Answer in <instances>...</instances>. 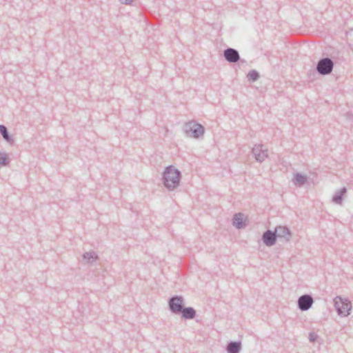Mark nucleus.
<instances>
[{
	"label": "nucleus",
	"instance_id": "obj_7",
	"mask_svg": "<svg viewBox=\"0 0 353 353\" xmlns=\"http://www.w3.org/2000/svg\"><path fill=\"white\" fill-rule=\"evenodd\" d=\"M314 303V299L310 294H303L297 301L298 307L301 311L305 312L310 309Z\"/></svg>",
	"mask_w": 353,
	"mask_h": 353
},
{
	"label": "nucleus",
	"instance_id": "obj_9",
	"mask_svg": "<svg viewBox=\"0 0 353 353\" xmlns=\"http://www.w3.org/2000/svg\"><path fill=\"white\" fill-rule=\"evenodd\" d=\"M276 232L270 230H266L262 235L263 243L268 247L274 245L276 242Z\"/></svg>",
	"mask_w": 353,
	"mask_h": 353
},
{
	"label": "nucleus",
	"instance_id": "obj_5",
	"mask_svg": "<svg viewBox=\"0 0 353 353\" xmlns=\"http://www.w3.org/2000/svg\"><path fill=\"white\" fill-rule=\"evenodd\" d=\"M183 297L179 295H174L170 298L168 306L170 312L174 314H180L183 306Z\"/></svg>",
	"mask_w": 353,
	"mask_h": 353
},
{
	"label": "nucleus",
	"instance_id": "obj_15",
	"mask_svg": "<svg viewBox=\"0 0 353 353\" xmlns=\"http://www.w3.org/2000/svg\"><path fill=\"white\" fill-rule=\"evenodd\" d=\"M0 134L8 143L10 145L14 144V140L12 136L9 134L8 128L4 125H0Z\"/></svg>",
	"mask_w": 353,
	"mask_h": 353
},
{
	"label": "nucleus",
	"instance_id": "obj_21",
	"mask_svg": "<svg viewBox=\"0 0 353 353\" xmlns=\"http://www.w3.org/2000/svg\"><path fill=\"white\" fill-rule=\"evenodd\" d=\"M119 1H121V3H123L125 5H129L133 1V0H119Z\"/></svg>",
	"mask_w": 353,
	"mask_h": 353
},
{
	"label": "nucleus",
	"instance_id": "obj_8",
	"mask_svg": "<svg viewBox=\"0 0 353 353\" xmlns=\"http://www.w3.org/2000/svg\"><path fill=\"white\" fill-rule=\"evenodd\" d=\"M223 57L229 63H236L240 60V55L236 49L228 48L223 51Z\"/></svg>",
	"mask_w": 353,
	"mask_h": 353
},
{
	"label": "nucleus",
	"instance_id": "obj_2",
	"mask_svg": "<svg viewBox=\"0 0 353 353\" xmlns=\"http://www.w3.org/2000/svg\"><path fill=\"white\" fill-rule=\"evenodd\" d=\"M183 131L187 137L199 139L203 136L205 128L201 124L192 120L184 124Z\"/></svg>",
	"mask_w": 353,
	"mask_h": 353
},
{
	"label": "nucleus",
	"instance_id": "obj_10",
	"mask_svg": "<svg viewBox=\"0 0 353 353\" xmlns=\"http://www.w3.org/2000/svg\"><path fill=\"white\" fill-rule=\"evenodd\" d=\"M274 232H276V239L283 238L287 242L291 239L292 232L287 226H276L274 229Z\"/></svg>",
	"mask_w": 353,
	"mask_h": 353
},
{
	"label": "nucleus",
	"instance_id": "obj_14",
	"mask_svg": "<svg viewBox=\"0 0 353 353\" xmlns=\"http://www.w3.org/2000/svg\"><path fill=\"white\" fill-rule=\"evenodd\" d=\"M347 192L346 188L343 187L337 190L332 197V202L336 204H341L344 194Z\"/></svg>",
	"mask_w": 353,
	"mask_h": 353
},
{
	"label": "nucleus",
	"instance_id": "obj_17",
	"mask_svg": "<svg viewBox=\"0 0 353 353\" xmlns=\"http://www.w3.org/2000/svg\"><path fill=\"white\" fill-rule=\"evenodd\" d=\"M83 261L85 263L93 264L97 259L98 255L94 252H88L83 254Z\"/></svg>",
	"mask_w": 353,
	"mask_h": 353
},
{
	"label": "nucleus",
	"instance_id": "obj_16",
	"mask_svg": "<svg viewBox=\"0 0 353 353\" xmlns=\"http://www.w3.org/2000/svg\"><path fill=\"white\" fill-rule=\"evenodd\" d=\"M307 180L306 175L301 174V173L296 172L294 174V179L292 180L293 183L299 187L303 186Z\"/></svg>",
	"mask_w": 353,
	"mask_h": 353
},
{
	"label": "nucleus",
	"instance_id": "obj_1",
	"mask_svg": "<svg viewBox=\"0 0 353 353\" xmlns=\"http://www.w3.org/2000/svg\"><path fill=\"white\" fill-rule=\"evenodd\" d=\"M181 172L174 165L167 166L162 174V183L170 191L175 190L179 186Z\"/></svg>",
	"mask_w": 353,
	"mask_h": 353
},
{
	"label": "nucleus",
	"instance_id": "obj_12",
	"mask_svg": "<svg viewBox=\"0 0 353 353\" xmlns=\"http://www.w3.org/2000/svg\"><path fill=\"white\" fill-rule=\"evenodd\" d=\"M180 314L184 319H193L196 316V310L192 307H184Z\"/></svg>",
	"mask_w": 353,
	"mask_h": 353
},
{
	"label": "nucleus",
	"instance_id": "obj_13",
	"mask_svg": "<svg viewBox=\"0 0 353 353\" xmlns=\"http://www.w3.org/2000/svg\"><path fill=\"white\" fill-rule=\"evenodd\" d=\"M243 214L237 213L233 216L232 223L237 229H242L246 226V224L243 221Z\"/></svg>",
	"mask_w": 353,
	"mask_h": 353
},
{
	"label": "nucleus",
	"instance_id": "obj_11",
	"mask_svg": "<svg viewBox=\"0 0 353 353\" xmlns=\"http://www.w3.org/2000/svg\"><path fill=\"white\" fill-rule=\"evenodd\" d=\"M241 338H242L241 336ZM242 349L241 339L236 341H230L228 343L226 346V351L228 353H239Z\"/></svg>",
	"mask_w": 353,
	"mask_h": 353
},
{
	"label": "nucleus",
	"instance_id": "obj_19",
	"mask_svg": "<svg viewBox=\"0 0 353 353\" xmlns=\"http://www.w3.org/2000/svg\"><path fill=\"white\" fill-rule=\"evenodd\" d=\"M9 163V159L6 153L0 152V166H6Z\"/></svg>",
	"mask_w": 353,
	"mask_h": 353
},
{
	"label": "nucleus",
	"instance_id": "obj_4",
	"mask_svg": "<svg viewBox=\"0 0 353 353\" xmlns=\"http://www.w3.org/2000/svg\"><path fill=\"white\" fill-rule=\"evenodd\" d=\"M334 61L329 57L320 59L316 67L317 72L321 75L330 74L334 68Z\"/></svg>",
	"mask_w": 353,
	"mask_h": 353
},
{
	"label": "nucleus",
	"instance_id": "obj_20",
	"mask_svg": "<svg viewBox=\"0 0 353 353\" xmlns=\"http://www.w3.org/2000/svg\"><path fill=\"white\" fill-rule=\"evenodd\" d=\"M309 340L310 342H314L318 339L317 332H310Z\"/></svg>",
	"mask_w": 353,
	"mask_h": 353
},
{
	"label": "nucleus",
	"instance_id": "obj_3",
	"mask_svg": "<svg viewBox=\"0 0 353 353\" xmlns=\"http://www.w3.org/2000/svg\"><path fill=\"white\" fill-rule=\"evenodd\" d=\"M334 306L339 315L342 316H347L350 314V311L352 309L351 302L341 296H336L334 300Z\"/></svg>",
	"mask_w": 353,
	"mask_h": 353
},
{
	"label": "nucleus",
	"instance_id": "obj_6",
	"mask_svg": "<svg viewBox=\"0 0 353 353\" xmlns=\"http://www.w3.org/2000/svg\"><path fill=\"white\" fill-rule=\"evenodd\" d=\"M252 154L259 163H263L269 157L268 150L263 144H255L252 149Z\"/></svg>",
	"mask_w": 353,
	"mask_h": 353
},
{
	"label": "nucleus",
	"instance_id": "obj_18",
	"mask_svg": "<svg viewBox=\"0 0 353 353\" xmlns=\"http://www.w3.org/2000/svg\"><path fill=\"white\" fill-rule=\"evenodd\" d=\"M247 77L249 81L254 82L259 79L260 75L256 70H252L248 72Z\"/></svg>",
	"mask_w": 353,
	"mask_h": 353
}]
</instances>
